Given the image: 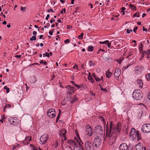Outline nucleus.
Listing matches in <instances>:
<instances>
[{"label": "nucleus", "mask_w": 150, "mask_h": 150, "mask_svg": "<svg viewBox=\"0 0 150 150\" xmlns=\"http://www.w3.org/2000/svg\"><path fill=\"white\" fill-rule=\"evenodd\" d=\"M121 126V123H118L116 129L111 121L109 127L107 125L106 129V137H104V139L105 141H108L109 145H111L114 143L117 136L118 135V133L120 130Z\"/></svg>", "instance_id": "nucleus-1"}, {"label": "nucleus", "mask_w": 150, "mask_h": 150, "mask_svg": "<svg viewBox=\"0 0 150 150\" xmlns=\"http://www.w3.org/2000/svg\"><path fill=\"white\" fill-rule=\"evenodd\" d=\"M143 96L142 91L139 89L134 90L132 94V97L134 99L137 100L141 99Z\"/></svg>", "instance_id": "nucleus-2"}, {"label": "nucleus", "mask_w": 150, "mask_h": 150, "mask_svg": "<svg viewBox=\"0 0 150 150\" xmlns=\"http://www.w3.org/2000/svg\"><path fill=\"white\" fill-rule=\"evenodd\" d=\"M68 142L72 145H74V150H84L81 145L79 143H76L73 140L68 141Z\"/></svg>", "instance_id": "nucleus-3"}, {"label": "nucleus", "mask_w": 150, "mask_h": 150, "mask_svg": "<svg viewBox=\"0 0 150 150\" xmlns=\"http://www.w3.org/2000/svg\"><path fill=\"white\" fill-rule=\"evenodd\" d=\"M101 144V139L100 137L98 136H96L94 138L93 146L94 148H97L99 147L100 145Z\"/></svg>", "instance_id": "nucleus-4"}, {"label": "nucleus", "mask_w": 150, "mask_h": 150, "mask_svg": "<svg viewBox=\"0 0 150 150\" xmlns=\"http://www.w3.org/2000/svg\"><path fill=\"white\" fill-rule=\"evenodd\" d=\"M49 139L48 135L47 134H45L40 137V143L41 144H45Z\"/></svg>", "instance_id": "nucleus-5"}, {"label": "nucleus", "mask_w": 150, "mask_h": 150, "mask_svg": "<svg viewBox=\"0 0 150 150\" xmlns=\"http://www.w3.org/2000/svg\"><path fill=\"white\" fill-rule=\"evenodd\" d=\"M142 132L144 133H148L150 132V124H144L142 128Z\"/></svg>", "instance_id": "nucleus-6"}, {"label": "nucleus", "mask_w": 150, "mask_h": 150, "mask_svg": "<svg viewBox=\"0 0 150 150\" xmlns=\"http://www.w3.org/2000/svg\"><path fill=\"white\" fill-rule=\"evenodd\" d=\"M47 115L50 117L53 118L56 115V113L54 109H50L47 112Z\"/></svg>", "instance_id": "nucleus-7"}, {"label": "nucleus", "mask_w": 150, "mask_h": 150, "mask_svg": "<svg viewBox=\"0 0 150 150\" xmlns=\"http://www.w3.org/2000/svg\"><path fill=\"white\" fill-rule=\"evenodd\" d=\"M134 150H146V148L141 143H139L135 146Z\"/></svg>", "instance_id": "nucleus-8"}, {"label": "nucleus", "mask_w": 150, "mask_h": 150, "mask_svg": "<svg viewBox=\"0 0 150 150\" xmlns=\"http://www.w3.org/2000/svg\"><path fill=\"white\" fill-rule=\"evenodd\" d=\"M66 88L68 91L67 92L68 95L70 96L72 93L74 92L75 90V88L74 87L71 86L70 85L66 86Z\"/></svg>", "instance_id": "nucleus-9"}, {"label": "nucleus", "mask_w": 150, "mask_h": 150, "mask_svg": "<svg viewBox=\"0 0 150 150\" xmlns=\"http://www.w3.org/2000/svg\"><path fill=\"white\" fill-rule=\"evenodd\" d=\"M85 147L87 150H92V149L94 148L92 144L88 141H87L85 142Z\"/></svg>", "instance_id": "nucleus-10"}, {"label": "nucleus", "mask_w": 150, "mask_h": 150, "mask_svg": "<svg viewBox=\"0 0 150 150\" xmlns=\"http://www.w3.org/2000/svg\"><path fill=\"white\" fill-rule=\"evenodd\" d=\"M138 132H139L137 131H136V130L134 128H132L131 129V132L130 133L129 136L131 137L134 138V137L137 135Z\"/></svg>", "instance_id": "nucleus-11"}, {"label": "nucleus", "mask_w": 150, "mask_h": 150, "mask_svg": "<svg viewBox=\"0 0 150 150\" xmlns=\"http://www.w3.org/2000/svg\"><path fill=\"white\" fill-rule=\"evenodd\" d=\"M121 70L119 68H116L115 69V71L114 74V75L115 77L118 79L119 76L121 75Z\"/></svg>", "instance_id": "nucleus-12"}, {"label": "nucleus", "mask_w": 150, "mask_h": 150, "mask_svg": "<svg viewBox=\"0 0 150 150\" xmlns=\"http://www.w3.org/2000/svg\"><path fill=\"white\" fill-rule=\"evenodd\" d=\"M67 100L68 101H70L71 103H73L74 102L76 101L77 99L75 96L73 97H72L69 96H68Z\"/></svg>", "instance_id": "nucleus-13"}, {"label": "nucleus", "mask_w": 150, "mask_h": 150, "mask_svg": "<svg viewBox=\"0 0 150 150\" xmlns=\"http://www.w3.org/2000/svg\"><path fill=\"white\" fill-rule=\"evenodd\" d=\"M120 150H127L128 146L125 143L121 144L119 147Z\"/></svg>", "instance_id": "nucleus-14"}, {"label": "nucleus", "mask_w": 150, "mask_h": 150, "mask_svg": "<svg viewBox=\"0 0 150 150\" xmlns=\"http://www.w3.org/2000/svg\"><path fill=\"white\" fill-rule=\"evenodd\" d=\"M86 134L89 136H91L93 134V130L91 128L86 129Z\"/></svg>", "instance_id": "nucleus-15"}, {"label": "nucleus", "mask_w": 150, "mask_h": 150, "mask_svg": "<svg viewBox=\"0 0 150 150\" xmlns=\"http://www.w3.org/2000/svg\"><path fill=\"white\" fill-rule=\"evenodd\" d=\"M96 130L97 132H102L103 133V127L100 126L98 125L96 127Z\"/></svg>", "instance_id": "nucleus-16"}, {"label": "nucleus", "mask_w": 150, "mask_h": 150, "mask_svg": "<svg viewBox=\"0 0 150 150\" xmlns=\"http://www.w3.org/2000/svg\"><path fill=\"white\" fill-rule=\"evenodd\" d=\"M66 131L65 129H62L61 130L59 133V135L61 137H63L65 136Z\"/></svg>", "instance_id": "nucleus-17"}, {"label": "nucleus", "mask_w": 150, "mask_h": 150, "mask_svg": "<svg viewBox=\"0 0 150 150\" xmlns=\"http://www.w3.org/2000/svg\"><path fill=\"white\" fill-rule=\"evenodd\" d=\"M16 120L13 118H10L8 119V121L11 124L15 125L14 122Z\"/></svg>", "instance_id": "nucleus-18"}, {"label": "nucleus", "mask_w": 150, "mask_h": 150, "mask_svg": "<svg viewBox=\"0 0 150 150\" xmlns=\"http://www.w3.org/2000/svg\"><path fill=\"white\" fill-rule=\"evenodd\" d=\"M138 84H139V86L142 88L143 86V83L141 79H139L137 80V81Z\"/></svg>", "instance_id": "nucleus-19"}, {"label": "nucleus", "mask_w": 150, "mask_h": 150, "mask_svg": "<svg viewBox=\"0 0 150 150\" xmlns=\"http://www.w3.org/2000/svg\"><path fill=\"white\" fill-rule=\"evenodd\" d=\"M136 137H137V141H139L141 139V134L139 132L137 133V135L134 137V138H136Z\"/></svg>", "instance_id": "nucleus-20"}, {"label": "nucleus", "mask_w": 150, "mask_h": 150, "mask_svg": "<svg viewBox=\"0 0 150 150\" xmlns=\"http://www.w3.org/2000/svg\"><path fill=\"white\" fill-rule=\"evenodd\" d=\"M106 74L107 76V77L108 78H109L112 75V73L110 71H108L106 72Z\"/></svg>", "instance_id": "nucleus-21"}, {"label": "nucleus", "mask_w": 150, "mask_h": 150, "mask_svg": "<svg viewBox=\"0 0 150 150\" xmlns=\"http://www.w3.org/2000/svg\"><path fill=\"white\" fill-rule=\"evenodd\" d=\"M25 139L29 143L31 140V138L30 136H28L25 137Z\"/></svg>", "instance_id": "nucleus-22"}, {"label": "nucleus", "mask_w": 150, "mask_h": 150, "mask_svg": "<svg viewBox=\"0 0 150 150\" xmlns=\"http://www.w3.org/2000/svg\"><path fill=\"white\" fill-rule=\"evenodd\" d=\"M88 79L92 83H93L94 81V80L93 79L92 77L91 76H88Z\"/></svg>", "instance_id": "nucleus-23"}, {"label": "nucleus", "mask_w": 150, "mask_h": 150, "mask_svg": "<svg viewBox=\"0 0 150 150\" xmlns=\"http://www.w3.org/2000/svg\"><path fill=\"white\" fill-rule=\"evenodd\" d=\"M129 7L130 8L134 10H135L136 9V7L134 6L131 4H130L129 5Z\"/></svg>", "instance_id": "nucleus-24"}, {"label": "nucleus", "mask_w": 150, "mask_h": 150, "mask_svg": "<svg viewBox=\"0 0 150 150\" xmlns=\"http://www.w3.org/2000/svg\"><path fill=\"white\" fill-rule=\"evenodd\" d=\"M93 49V47L92 46H89L88 47V50L89 51H92Z\"/></svg>", "instance_id": "nucleus-25"}, {"label": "nucleus", "mask_w": 150, "mask_h": 150, "mask_svg": "<svg viewBox=\"0 0 150 150\" xmlns=\"http://www.w3.org/2000/svg\"><path fill=\"white\" fill-rule=\"evenodd\" d=\"M147 52L146 54L147 55V58H150V50H148L146 51Z\"/></svg>", "instance_id": "nucleus-26"}, {"label": "nucleus", "mask_w": 150, "mask_h": 150, "mask_svg": "<svg viewBox=\"0 0 150 150\" xmlns=\"http://www.w3.org/2000/svg\"><path fill=\"white\" fill-rule=\"evenodd\" d=\"M140 53L142 54L141 56H143L144 57V55L146 54L147 52L145 51H144L143 50H141L140 51Z\"/></svg>", "instance_id": "nucleus-27"}, {"label": "nucleus", "mask_w": 150, "mask_h": 150, "mask_svg": "<svg viewBox=\"0 0 150 150\" xmlns=\"http://www.w3.org/2000/svg\"><path fill=\"white\" fill-rule=\"evenodd\" d=\"M143 48V45L142 43H141L139 45V49L140 50V51L141 50H143L142 49Z\"/></svg>", "instance_id": "nucleus-28"}, {"label": "nucleus", "mask_w": 150, "mask_h": 150, "mask_svg": "<svg viewBox=\"0 0 150 150\" xmlns=\"http://www.w3.org/2000/svg\"><path fill=\"white\" fill-rule=\"evenodd\" d=\"M134 147V145L132 144H130L129 145L128 150H132Z\"/></svg>", "instance_id": "nucleus-29"}, {"label": "nucleus", "mask_w": 150, "mask_h": 150, "mask_svg": "<svg viewBox=\"0 0 150 150\" xmlns=\"http://www.w3.org/2000/svg\"><path fill=\"white\" fill-rule=\"evenodd\" d=\"M36 39V36L34 35L32 36L30 39V41H33V40H35Z\"/></svg>", "instance_id": "nucleus-30"}, {"label": "nucleus", "mask_w": 150, "mask_h": 150, "mask_svg": "<svg viewBox=\"0 0 150 150\" xmlns=\"http://www.w3.org/2000/svg\"><path fill=\"white\" fill-rule=\"evenodd\" d=\"M146 78L148 81H150V74H148L146 76Z\"/></svg>", "instance_id": "nucleus-31"}, {"label": "nucleus", "mask_w": 150, "mask_h": 150, "mask_svg": "<svg viewBox=\"0 0 150 150\" xmlns=\"http://www.w3.org/2000/svg\"><path fill=\"white\" fill-rule=\"evenodd\" d=\"M59 114L58 115L57 117V119H56V122H57L58 120H59V117H60V115H59V114L60 113V112H61V110H59Z\"/></svg>", "instance_id": "nucleus-32"}, {"label": "nucleus", "mask_w": 150, "mask_h": 150, "mask_svg": "<svg viewBox=\"0 0 150 150\" xmlns=\"http://www.w3.org/2000/svg\"><path fill=\"white\" fill-rule=\"evenodd\" d=\"M43 57L46 56L49 57H50L49 54L47 52H46L44 54H43Z\"/></svg>", "instance_id": "nucleus-33"}, {"label": "nucleus", "mask_w": 150, "mask_h": 150, "mask_svg": "<svg viewBox=\"0 0 150 150\" xmlns=\"http://www.w3.org/2000/svg\"><path fill=\"white\" fill-rule=\"evenodd\" d=\"M4 88L6 89V92L8 93L9 92V88H8L6 86H5L4 87Z\"/></svg>", "instance_id": "nucleus-34"}, {"label": "nucleus", "mask_w": 150, "mask_h": 150, "mask_svg": "<svg viewBox=\"0 0 150 150\" xmlns=\"http://www.w3.org/2000/svg\"><path fill=\"white\" fill-rule=\"evenodd\" d=\"M40 64H43L45 65H47V63L46 62H43L42 60H40Z\"/></svg>", "instance_id": "nucleus-35"}, {"label": "nucleus", "mask_w": 150, "mask_h": 150, "mask_svg": "<svg viewBox=\"0 0 150 150\" xmlns=\"http://www.w3.org/2000/svg\"><path fill=\"white\" fill-rule=\"evenodd\" d=\"M83 33H81L80 35L79 36V39H82L83 38Z\"/></svg>", "instance_id": "nucleus-36"}, {"label": "nucleus", "mask_w": 150, "mask_h": 150, "mask_svg": "<svg viewBox=\"0 0 150 150\" xmlns=\"http://www.w3.org/2000/svg\"><path fill=\"white\" fill-rule=\"evenodd\" d=\"M139 13H136L133 15V17H139Z\"/></svg>", "instance_id": "nucleus-37"}, {"label": "nucleus", "mask_w": 150, "mask_h": 150, "mask_svg": "<svg viewBox=\"0 0 150 150\" xmlns=\"http://www.w3.org/2000/svg\"><path fill=\"white\" fill-rule=\"evenodd\" d=\"M23 142L25 145H28L29 143L28 142H27L25 139L23 141Z\"/></svg>", "instance_id": "nucleus-38"}, {"label": "nucleus", "mask_w": 150, "mask_h": 150, "mask_svg": "<svg viewBox=\"0 0 150 150\" xmlns=\"http://www.w3.org/2000/svg\"><path fill=\"white\" fill-rule=\"evenodd\" d=\"M11 105L10 104L6 105L5 107H4V108H10L11 107Z\"/></svg>", "instance_id": "nucleus-39"}, {"label": "nucleus", "mask_w": 150, "mask_h": 150, "mask_svg": "<svg viewBox=\"0 0 150 150\" xmlns=\"http://www.w3.org/2000/svg\"><path fill=\"white\" fill-rule=\"evenodd\" d=\"M89 64L90 66H92L94 65V64L93 63V62L90 61L89 62Z\"/></svg>", "instance_id": "nucleus-40"}, {"label": "nucleus", "mask_w": 150, "mask_h": 150, "mask_svg": "<svg viewBox=\"0 0 150 150\" xmlns=\"http://www.w3.org/2000/svg\"><path fill=\"white\" fill-rule=\"evenodd\" d=\"M123 58H120V59L117 60V62L121 64L122 61L123 60Z\"/></svg>", "instance_id": "nucleus-41"}, {"label": "nucleus", "mask_w": 150, "mask_h": 150, "mask_svg": "<svg viewBox=\"0 0 150 150\" xmlns=\"http://www.w3.org/2000/svg\"><path fill=\"white\" fill-rule=\"evenodd\" d=\"M100 90L103 91H107V89L106 88H103L100 86Z\"/></svg>", "instance_id": "nucleus-42"}, {"label": "nucleus", "mask_w": 150, "mask_h": 150, "mask_svg": "<svg viewBox=\"0 0 150 150\" xmlns=\"http://www.w3.org/2000/svg\"><path fill=\"white\" fill-rule=\"evenodd\" d=\"M95 79L96 81H99L101 80V79L99 78L96 76L95 78Z\"/></svg>", "instance_id": "nucleus-43"}, {"label": "nucleus", "mask_w": 150, "mask_h": 150, "mask_svg": "<svg viewBox=\"0 0 150 150\" xmlns=\"http://www.w3.org/2000/svg\"><path fill=\"white\" fill-rule=\"evenodd\" d=\"M55 21V20L54 19L52 18L50 21V23H52L54 22Z\"/></svg>", "instance_id": "nucleus-44"}, {"label": "nucleus", "mask_w": 150, "mask_h": 150, "mask_svg": "<svg viewBox=\"0 0 150 150\" xmlns=\"http://www.w3.org/2000/svg\"><path fill=\"white\" fill-rule=\"evenodd\" d=\"M130 31H132V30L131 29L129 30V29H127V32L128 34H129L130 33Z\"/></svg>", "instance_id": "nucleus-45"}, {"label": "nucleus", "mask_w": 150, "mask_h": 150, "mask_svg": "<svg viewBox=\"0 0 150 150\" xmlns=\"http://www.w3.org/2000/svg\"><path fill=\"white\" fill-rule=\"evenodd\" d=\"M102 51L104 52L105 51V50L103 49L102 50L101 49H100L98 51L97 53H101V52Z\"/></svg>", "instance_id": "nucleus-46"}, {"label": "nucleus", "mask_w": 150, "mask_h": 150, "mask_svg": "<svg viewBox=\"0 0 150 150\" xmlns=\"http://www.w3.org/2000/svg\"><path fill=\"white\" fill-rule=\"evenodd\" d=\"M18 145H19V144H18L17 145H15V146H13L12 148V150H14L15 149H16V148L18 146Z\"/></svg>", "instance_id": "nucleus-47"}, {"label": "nucleus", "mask_w": 150, "mask_h": 150, "mask_svg": "<svg viewBox=\"0 0 150 150\" xmlns=\"http://www.w3.org/2000/svg\"><path fill=\"white\" fill-rule=\"evenodd\" d=\"M69 39H67L64 41V42L65 43H69Z\"/></svg>", "instance_id": "nucleus-48"}, {"label": "nucleus", "mask_w": 150, "mask_h": 150, "mask_svg": "<svg viewBox=\"0 0 150 150\" xmlns=\"http://www.w3.org/2000/svg\"><path fill=\"white\" fill-rule=\"evenodd\" d=\"M47 11V12H49L50 11H51L52 12H54V11H53V10H52V9H48Z\"/></svg>", "instance_id": "nucleus-49"}, {"label": "nucleus", "mask_w": 150, "mask_h": 150, "mask_svg": "<svg viewBox=\"0 0 150 150\" xmlns=\"http://www.w3.org/2000/svg\"><path fill=\"white\" fill-rule=\"evenodd\" d=\"M74 69H76L77 70H79V69H78V66L77 65H75V66L73 67Z\"/></svg>", "instance_id": "nucleus-50"}, {"label": "nucleus", "mask_w": 150, "mask_h": 150, "mask_svg": "<svg viewBox=\"0 0 150 150\" xmlns=\"http://www.w3.org/2000/svg\"><path fill=\"white\" fill-rule=\"evenodd\" d=\"M50 15L49 14H48L47 15V16L46 17V18H45V19L46 20H47L48 19V18H49V17H50Z\"/></svg>", "instance_id": "nucleus-51"}, {"label": "nucleus", "mask_w": 150, "mask_h": 150, "mask_svg": "<svg viewBox=\"0 0 150 150\" xmlns=\"http://www.w3.org/2000/svg\"><path fill=\"white\" fill-rule=\"evenodd\" d=\"M21 55H16L15 56V57H18V58H20L21 57Z\"/></svg>", "instance_id": "nucleus-52"}, {"label": "nucleus", "mask_w": 150, "mask_h": 150, "mask_svg": "<svg viewBox=\"0 0 150 150\" xmlns=\"http://www.w3.org/2000/svg\"><path fill=\"white\" fill-rule=\"evenodd\" d=\"M137 27H136L134 28V29L133 30V31L135 33L136 31V30L137 29Z\"/></svg>", "instance_id": "nucleus-53"}, {"label": "nucleus", "mask_w": 150, "mask_h": 150, "mask_svg": "<svg viewBox=\"0 0 150 150\" xmlns=\"http://www.w3.org/2000/svg\"><path fill=\"white\" fill-rule=\"evenodd\" d=\"M55 147L56 148L58 146V142H56L55 144Z\"/></svg>", "instance_id": "nucleus-54"}, {"label": "nucleus", "mask_w": 150, "mask_h": 150, "mask_svg": "<svg viewBox=\"0 0 150 150\" xmlns=\"http://www.w3.org/2000/svg\"><path fill=\"white\" fill-rule=\"evenodd\" d=\"M86 129H88L90 128H91V126H90L89 125H86Z\"/></svg>", "instance_id": "nucleus-55"}, {"label": "nucleus", "mask_w": 150, "mask_h": 150, "mask_svg": "<svg viewBox=\"0 0 150 150\" xmlns=\"http://www.w3.org/2000/svg\"><path fill=\"white\" fill-rule=\"evenodd\" d=\"M53 31L50 30L49 32V33L50 35H52L53 34Z\"/></svg>", "instance_id": "nucleus-56"}, {"label": "nucleus", "mask_w": 150, "mask_h": 150, "mask_svg": "<svg viewBox=\"0 0 150 150\" xmlns=\"http://www.w3.org/2000/svg\"><path fill=\"white\" fill-rule=\"evenodd\" d=\"M109 41L108 40H106L105 41H104V44H108V43H109Z\"/></svg>", "instance_id": "nucleus-57"}, {"label": "nucleus", "mask_w": 150, "mask_h": 150, "mask_svg": "<svg viewBox=\"0 0 150 150\" xmlns=\"http://www.w3.org/2000/svg\"><path fill=\"white\" fill-rule=\"evenodd\" d=\"M37 32L36 31H34L33 33V35L35 36H36V35L37 34Z\"/></svg>", "instance_id": "nucleus-58"}, {"label": "nucleus", "mask_w": 150, "mask_h": 150, "mask_svg": "<svg viewBox=\"0 0 150 150\" xmlns=\"http://www.w3.org/2000/svg\"><path fill=\"white\" fill-rule=\"evenodd\" d=\"M111 45V43L110 42H109V43H108V44H107V46L109 48H110Z\"/></svg>", "instance_id": "nucleus-59"}, {"label": "nucleus", "mask_w": 150, "mask_h": 150, "mask_svg": "<svg viewBox=\"0 0 150 150\" xmlns=\"http://www.w3.org/2000/svg\"><path fill=\"white\" fill-rule=\"evenodd\" d=\"M131 55V53L130 52H129V53H128V55L127 56V58H128Z\"/></svg>", "instance_id": "nucleus-60"}, {"label": "nucleus", "mask_w": 150, "mask_h": 150, "mask_svg": "<svg viewBox=\"0 0 150 150\" xmlns=\"http://www.w3.org/2000/svg\"><path fill=\"white\" fill-rule=\"evenodd\" d=\"M139 67L138 66H137V67H135L134 68V70H135V71H137V68Z\"/></svg>", "instance_id": "nucleus-61"}, {"label": "nucleus", "mask_w": 150, "mask_h": 150, "mask_svg": "<svg viewBox=\"0 0 150 150\" xmlns=\"http://www.w3.org/2000/svg\"><path fill=\"white\" fill-rule=\"evenodd\" d=\"M6 21H4L3 23L2 24L4 25H6Z\"/></svg>", "instance_id": "nucleus-62"}, {"label": "nucleus", "mask_w": 150, "mask_h": 150, "mask_svg": "<svg viewBox=\"0 0 150 150\" xmlns=\"http://www.w3.org/2000/svg\"><path fill=\"white\" fill-rule=\"evenodd\" d=\"M1 117L2 119H3V120L6 119V118L4 115H3Z\"/></svg>", "instance_id": "nucleus-63"}, {"label": "nucleus", "mask_w": 150, "mask_h": 150, "mask_svg": "<svg viewBox=\"0 0 150 150\" xmlns=\"http://www.w3.org/2000/svg\"><path fill=\"white\" fill-rule=\"evenodd\" d=\"M148 98L150 100V93L148 94Z\"/></svg>", "instance_id": "nucleus-64"}]
</instances>
